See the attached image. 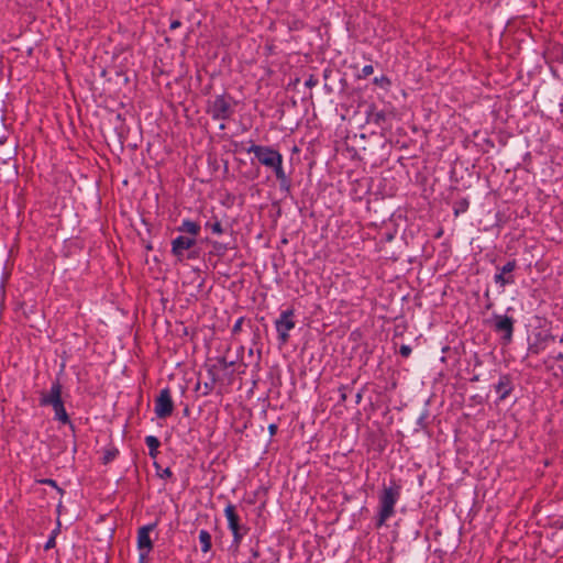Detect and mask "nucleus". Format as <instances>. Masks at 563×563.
<instances>
[{
    "mask_svg": "<svg viewBox=\"0 0 563 563\" xmlns=\"http://www.w3.org/2000/svg\"><path fill=\"white\" fill-rule=\"evenodd\" d=\"M401 486L395 481L388 485L384 484L378 495V509L375 517V527L377 529L386 525L387 520L395 516V506L400 499Z\"/></svg>",
    "mask_w": 563,
    "mask_h": 563,
    "instance_id": "1",
    "label": "nucleus"
},
{
    "mask_svg": "<svg viewBox=\"0 0 563 563\" xmlns=\"http://www.w3.org/2000/svg\"><path fill=\"white\" fill-rule=\"evenodd\" d=\"M246 152L254 153L255 157L262 165L274 170L275 176L280 184V188H289V179L286 176L283 167V155L278 151L272 148L271 146L252 144L246 150Z\"/></svg>",
    "mask_w": 563,
    "mask_h": 563,
    "instance_id": "2",
    "label": "nucleus"
},
{
    "mask_svg": "<svg viewBox=\"0 0 563 563\" xmlns=\"http://www.w3.org/2000/svg\"><path fill=\"white\" fill-rule=\"evenodd\" d=\"M233 101L231 97L225 95L216 96L212 101L209 102L207 112L213 120H229L233 114Z\"/></svg>",
    "mask_w": 563,
    "mask_h": 563,
    "instance_id": "3",
    "label": "nucleus"
},
{
    "mask_svg": "<svg viewBox=\"0 0 563 563\" xmlns=\"http://www.w3.org/2000/svg\"><path fill=\"white\" fill-rule=\"evenodd\" d=\"M224 516L228 520V527L233 534L232 545L238 548L244 536L249 532V528L240 523V517L236 514V508L234 505L228 504L225 506Z\"/></svg>",
    "mask_w": 563,
    "mask_h": 563,
    "instance_id": "4",
    "label": "nucleus"
},
{
    "mask_svg": "<svg viewBox=\"0 0 563 563\" xmlns=\"http://www.w3.org/2000/svg\"><path fill=\"white\" fill-rule=\"evenodd\" d=\"M294 310L288 309L280 313L275 321V328L278 333V340L282 344H286L289 340V331L295 328Z\"/></svg>",
    "mask_w": 563,
    "mask_h": 563,
    "instance_id": "5",
    "label": "nucleus"
},
{
    "mask_svg": "<svg viewBox=\"0 0 563 563\" xmlns=\"http://www.w3.org/2000/svg\"><path fill=\"white\" fill-rule=\"evenodd\" d=\"M196 244L195 238H189L185 235H179L172 241V253L179 261L184 258H195V253L185 254L186 251H189Z\"/></svg>",
    "mask_w": 563,
    "mask_h": 563,
    "instance_id": "6",
    "label": "nucleus"
},
{
    "mask_svg": "<svg viewBox=\"0 0 563 563\" xmlns=\"http://www.w3.org/2000/svg\"><path fill=\"white\" fill-rule=\"evenodd\" d=\"M174 410V402L172 399L169 388H164L155 399V415L157 418L164 419L169 417Z\"/></svg>",
    "mask_w": 563,
    "mask_h": 563,
    "instance_id": "7",
    "label": "nucleus"
},
{
    "mask_svg": "<svg viewBox=\"0 0 563 563\" xmlns=\"http://www.w3.org/2000/svg\"><path fill=\"white\" fill-rule=\"evenodd\" d=\"M156 528V523H148L139 528L137 530V549L140 554L144 555V559H147L148 553L153 550V542L151 540L150 533Z\"/></svg>",
    "mask_w": 563,
    "mask_h": 563,
    "instance_id": "8",
    "label": "nucleus"
},
{
    "mask_svg": "<svg viewBox=\"0 0 563 563\" xmlns=\"http://www.w3.org/2000/svg\"><path fill=\"white\" fill-rule=\"evenodd\" d=\"M495 331L501 334L504 344L511 341L514 332V319L507 316H495Z\"/></svg>",
    "mask_w": 563,
    "mask_h": 563,
    "instance_id": "9",
    "label": "nucleus"
},
{
    "mask_svg": "<svg viewBox=\"0 0 563 563\" xmlns=\"http://www.w3.org/2000/svg\"><path fill=\"white\" fill-rule=\"evenodd\" d=\"M62 399V385L58 380L54 382L46 394H42L40 404L41 406H48L51 402H57Z\"/></svg>",
    "mask_w": 563,
    "mask_h": 563,
    "instance_id": "10",
    "label": "nucleus"
},
{
    "mask_svg": "<svg viewBox=\"0 0 563 563\" xmlns=\"http://www.w3.org/2000/svg\"><path fill=\"white\" fill-rule=\"evenodd\" d=\"M516 267L515 261L507 262L498 275H495V283H499L501 286L514 283L512 272Z\"/></svg>",
    "mask_w": 563,
    "mask_h": 563,
    "instance_id": "11",
    "label": "nucleus"
},
{
    "mask_svg": "<svg viewBox=\"0 0 563 563\" xmlns=\"http://www.w3.org/2000/svg\"><path fill=\"white\" fill-rule=\"evenodd\" d=\"M177 230L179 232L188 233L191 235L190 238L196 239V236L200 233V225L195 221L185 219L183 220L181 224L177 228Z\"/></svg>",
    "mask_w": 563,
    "mask_h": 563,
    "instance_id": "12",
    "label": "nucleus"
},
{
    "mask_svg": "<svg viewBox=\"0 0 563 563\" xmlns=\"http://www.w3.org/2000/svg\"><path fill=\"white\" fill-rule=\"evenodd\" d=\"M495 389L499 394V398L505 399L512 389L510 378L508 376H501Z\"/></svg>",
    "mask_w": 563,
    "mask_h": 563,
    "instance_id": "13",
    "label": "nucleus"
},
{
    "mask_svg": "<svg viewBox=\"0 0 563 563\" xmlns=\"http://www.w3.org/2000/svg\"><path fill=\"white\" fill-rule=\"evenodd\" d=\"M145 443L148 448V454L151 457H156L158 454V448H159V440L154 435H147L145 438Z\"/></svg>",
    "mask_w": 563,
    "mask_h": 563,
    "instance_id": "14",
    "label": "nucleus"
},
{
    "mask_svg": "<svg viewBox=\"0 0 563 563\" xmlns=\"http://www.w3.org/2000/svg\"><path fill=\"white\" fill-rule=\"evenodd\" d=\"M199 542L201 545V551L207 553L211 550V534L207 530H200L199 532Z\"/></svg>",
    "mask_w": 563,
    "mask_h": 563,
    "instance_id": "15",
    "label": "nucleus"
},
{
    "mask_svg": "<svg viewBox=\"0 0 563 563\" xmlns=\"http://www.w3.org/2000/svg\"><path fill=\"white\" fill-rule=\"evenodd\" d=\"M55 412V419L63 422V423H70L68 413L65 410V407L59 408L58 411Z\"/></svg>",
    "mask_w": 563,
    "mask_h": 563,
    "instance_id": "16",
    "label": "nucleus"
},
{
    "mask_svg": "<svg viewBox=\"0 0 563 563\" xmlns=\"http://www.w3.org/2000/svg\"><path fill=\"white\" fill-rule=\"evenodd\" d=\"M118 454H119V451L117 449L107 450L102 457L103 463L108 464V463L112 462L117 457Z\"/></svg>",
    "mask_w": 563,
    "mask_h": 563,
    "instance_id": "17",
    "label": "nucleus"
},
{
    "mask_svg": "<svg viewBox=\"0 0 563 563\" xmlns=\"http://www.w3.org/2000/svg\"><path fill=\"white\" fill-rule=\"evenodd\" d=\"M468 208V201L465 199H462L460 201H456L454 205V212L457 216L459 213L465 212Z\"/></svg>",
    "mask_w": 563,
    "mask_h": 563,
    "instance_id": "18",
    "label": "nucleus"
},
{
    "mask_svg": "<svg viewBox=\"0 0 563 563\" xmlns=\"http://www.w3.org/2000/svg\"><path fill=\"white\" fill-rule=\"evenodd\" d=\"M207 227H209L211 229L212 233H214V234L223 233L222 224L220 223V221H216L213 223H207Z\"/></svg>",
    "mask_w": 563,
    "mask_h": 563,
    "instance_id": "19",
    "label": "nucleus"
},
{
    "mask_svg": "<svg viewBox=\"0 0 563 563\" xmlns=\"http://www.w3.org/2000/svg\"><path fill=\"white\" fill-rule=\"evenodd\" d=\"M374 71V67L372 65H365L362 70H361V74L358 75L360 78H366L368 76H371Z\"/></svg>",
    "mask_w": 563,
    "mask_h": 563,
    "instance_id": "20",
    "label": "nucleus"
},
{
    "mask_svg": "<svg viewBox=\"0 0 563 563\" xmlns=\"http://www.w3.org/2000/svg\"><path fill=\"white\" fill-rule=\"evenodd\" d=\"M399 353L404 357H408L411 354V347L409 345H401L399 349Z\"/></svg>",
    "mask_w": 563,
    "mask_h": 563,
    "instance_id": "21",
    "label": "nucleus"
},
{
    "mask_svg": "<svg viewBox=\"0 0 563 563\" xmlns=\"http://www.w3.org/2000/svg\"><path fill=\"white\" fill-rule=\"evenodd\" d=\"M158 475L162 478H169L173 476V472L170 471L169 467H166V468L162 470V472H159Z\"/></svg>",
    "mask_w": 563,
    "mask_h": 563,
    "instance_id": "22",
    "label": "nucleus"
},
{
    "mask_svg": "<svg viewBox=\"0 0 563 563\" xmlns=\"http://www.w3.org/2000/svg\"><path fill=\"white\" fill-rule=\"evenodd\" d=\"M346 389H347V387H345V386H342V387H340V389H339V391H340V400H341L342 402H344V401L346 400V398H347Z\"/></svg>",
    "mask_w": 563,
    "mask_h": 563,
    "instance_id": "23",
    "label": "nucleus"
},
{
    "mask_svg": "<svg viewBox=\"0 0 563 563\" xmlns=\"http://www.w3.org/2000/svg\"><path fill=\"white\" fill-rule=\"evenodd\" d=\"M48 406H52L53 407V410L54 411H58L59 408H63L64 407V402L63 400H57V402H51L48 404Z\"/></svg>",
    "mask_w": 563,
    "mask_h": 563,
    "instance_id": "24",
    "label": "nucleus"
},
{
    "mask_svg": "<svg viewBox=\"0 0 563 563\" xmlns=\"http://www.w3.org/2000/svg\"><path fill=\"white\" fill-rule=\"evenodd\" d=\"M242 323H243V319L240 318L233 325L232 328V331L233 333H238L240 330H241V327H242Z\"/></svg>",
    "mask_w": 563,
    "mask_h": 563,
    "instance_id": "25",
    "label": "nucleus"
},
{
    "mask_svg": "<svg viewBox=\"0 0 563 563\" xmlns=\"http://www.w3.org/2000/svg\"><path fill=\"white\" fill-rule=\"evenodd\" d=\"M54 547H55V537L51 536L49 539L47 540L46 544H45V549L48 550V549H52Z\"/></svg>",
    "mask_w": 563,
    "mask_h": 563,
    "instance_id": "26",
    "label": "nucleus"
},
{
    "mask_svg": "<svg viewBox=\"0 0 563 563\" xmlns=\"http://www.w3.org/2000/svg\"><path fill=\"white\" fill-rule=\"evenodd\" d=\"M180 26H181V22L179 20H174V21L170 22L169 29L170 30H176V29H178Z\"/></svg>",
    "mask_w": 563,
    "mask_h": 563,
    "instance_id": "27",
    "label": "nucleus"
},
{
    "mask_svg": "<svg viewBox=\"0 0 563 563\" xmlns=\"http://www.w3.org/2000/svg\"><path fill=\"white\" fill-rule=\"evenodd\" d=\"M268 431H269L271 435H274L276 433V431H277V426L274 424V423L269 424L268 426Z\"/></svg>",
    "mask_w": 563,
    "mask_h": 563,
    "instance_id": "28",
    "label": "nucleus"
},
{
    "mask_svg": "<svg viewBox=\"0 0 563 563\" xmlns=\"http://www.w3.org/2000/svg\"><path fill=\"white\" fill-rule=\"evenodd\" d=\"M383 81L389 82V80H388L386 77H384V76H383V77H380V78H377V77H376V78L374 79V82H375V84H380V82H383Z\"/></svg>",
    "mask_w": 563,
    "mask_h": 563,
    "instance_id": "29",
    "label": "nucleus"
},
{
    "mask_svg": "<svg viewBox=\"0 0 563 563\" xmlns=\"http://www.w3.org/2000/svg\"><path fill=\"white\" fill-rule=\"evenodd\" d=\"M211 389H212V386H210V385L206 384V385H205V393H203V394H205V395H208V394L211 391Z\"/></svg>",
    "mask_w": 563,
    "mask_h": 563,
    "instance_id": "30",
    "label": "nucleus"
},
{
    "mask_svg": "<svg viewBox=\"0 0 563 563\" xmlns=\"http://www.w3.org/2000/svg\"><path fill=\"white\" fill-rule=\"evenodd\" d=\"M313 85H316V80H313L312 78H310V79H308V80L306 81V86H308V87H311V86H313Z\"/></svg>",
    "mask_w": 563,
    "mask_h": 563,
    "instance_id": "31",
    "label": "nucleus"
},
{
    "mask_svg": "<svg viewBox=\"0 0 563 563\" xmlns=\"http://www.w3.org/2000/svg\"><path fill=\"white\" fill-rule=\"evenodd\" d=\"M139 563H146V560L144 559L143 554L139 555Z\"/></svg>",
    "mask_w": 563,
    "mask_h": 563,
    "instance_id": "32",
    "label": "nucleus"
},
{
    "mask_svg": "<svg viewBox=\"0 0 563 563\" xmlns=\"http://www.w3.org/2000/svg\"><path fill=\"white\" fill-rule=\"evenodd\" d=\"M361 400H362V395L358 393V394L356 395V404H360V402H361Z\"/></svg>",
    "mask_w": 563,
    "mask_h": 563,
    "instance_id": "33",
    "label": "nucleus"
},
{
    "mask_svg": "<svg viewBox=\"0 0 563 563\" xmlns=\"http://www.w3.org/2000/svg\"><path fill=\"white\" fill-rule=\"evenodd\" d=\"M58 532V529H55L53 532H52V536H54L56 538V534Z\"/></svg>",
    "mask_w": 563,
    "mask_h": 563,
    "instance_id": "34",
    "label": "nucleus"
}]
</instances>
